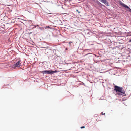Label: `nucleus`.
<instances>
[{"label": "nucleus", "instance_id": "obj_5", "mask_svg": "<svg viewBox=\"0 0 131 131\" xmlns=\"http://www.w3.org/2000/svg\"><path fill=\"white\" fill-rule=\"evenodd\" d=\"M120 4L122 6L124 7L125 8H126L128 9V11L130 12L131 13V9L129 7L127 6L126 5L122 3V2L120 3Z\"/></svg>", "mask_w": 131, "mask_h": 131}, {"label": "nucleus", "instance_id": "obj_9", "mask_svg": "<svg viewBox=\"0 0 131 131\" xmlns=\"http://www.w3.org/2000/svg\"><path fill=\"white\" fill-rule=\"evenodd\" d=\"M82 84L84 85L85 86V84L84 83H83V82H82ZM79 84V85H81V84H82L80 83Z\"/></svg>", "mask_w": 131, "mask_h": 131}, {"label": "nucleus", "instance_id": "obj_15", "mask_svg": "<svg viewBox=\"0 0 131 131\" xmlns=\"http://www.w3.org/2000/svg\"><path fill=\"white\" fill-rule=\"evenodd\" d=\"M76 11H77V12H78L79 13H80V12H79V11H78V10H76Z\"/></svg>", "mask_w": 131, "mask_h": 131}, {"label": "nucleus", "instance_id": "obj_14", "mask_svg": "<svg viewBox=\"0 0 131 131\" xmlns=\"http://www.w3.org/2000/svg\"><path fill=\"white\" fill-rule=\"evenodd\" d=\"M36 27V26H34L33 27V28H35V27Z\"/></svg>", "mask_w": 131, "mask_h": 131}, {"label": "nucleus", "instance_id": "obj_7", "mask_svg": "<svg viewBox=\"0 0 131 131\" xmlns=\"http://www.w3.org/2000/svg\"><path fill=\"white\" fill-rule=\"evenodd\" d=\"M97 4L100 7H102L103 6L104 7H105V6L104 5L102 4L99 1H98L97 2Z\"/></svg>", "mask_w": 131, "mask_h": 131}, {"label": "nucleus", "instance_id": "obj_20", "mask_svg": "<svg viewBox=\"0 0 131 131\" xmlns=\"http://www.w3.org/2000/svg\"><path fill=\"white\" fill-rule=\"evenodd\" d=\"M89 53H88V54H87V55H88V54H89Z\"/></svg>", "mask_w": 131, "mask_h": 131}, {"label": "nucleus", "instance_id": "obj_16", "mask_svg": "<svg viewBox=\"0 0 131 131\" xmlns=\"http://www.w3.org/2000/svg\"><path fill=\"white\" fill-rule=\"evenodd\" d=\"M89 50V49H85V50H84V51H85V50Z\"/></svg>", "mask_w": 131, "mask_h": 131}, {"label": "nucleus", "instance_id": "obj_12", "mask_svg": "<svg viewBox=\"0 0 131 131\" xmlns=\"http://www.w3.org/2000/svg\"><path fill=\"white\" fill-rule=\"evenodd\" d=\"M128 42L129 43L131 42V39H129L128 41Z\"/></svg>", "mask_w": 131, "mask_h": 131}, {"label": "nucleus", "instance_id": "obj_17", "mask_svg": "<svg viewBox=\"0 0 131 131\" xmlns=\"http://www.w3.org/2000/svg\"><path fill=\"white\" fill-rule=\"evenodd\" d=\"M112 48V49H114V47L113 48Z\"/></svg>", "mask_w": 131, "mask_h": 131}, {"label": "nucleus", "instance_id": "obj_6", "mask_svg": "<svg viewBox=\"0 0 131 131\" xmlns=\"http://www.w3.org/2000/svg\"><path fill=\"white\" fill-rule=\"evenodd\" d=\"M101 2L104 4L106 5L107 6H109L108 2L106 0H99Z\"/></svg>", "mask_w": 131, "mask_h": 131}, {"label": "nucleus", "instance_id": "obj_4", "mask_svg": "<svg viewBox=\"0 0 131 131\" xmlns=\"http://www.w3.org/2000/svg\"><path fill=\"white\" fill-rule=\"evenodd\" d=\"M21 60H19L13 66V67L14 68H15L17 67H20L21 66Z\"/></svg>", "mask_w": 131, "mask_h": 131}, {"label": "nucleus", "instance_id": "obj_1", "mask_svg": "<svg viewBox=\"0 0 131 131\" xmlns=\"http://www.w3.org/2000/svg\"><path fill=\"white\" fill-rule=\"evenodd\" d=\"M114 90L116 93V95L119 97H122L123 96H126L125 92L123 88L122 87L115 85L114 86Z\"/></svg>", "mask_w": 131, "mask_h": 131}, {"label": "nucleus", "instance_id": "obj_11", "mask_svg": "<svg viewBox=\"0 0 131 131\" xmlns=\"http://www.w3.org/2000/svg\"><path fill=\"white\" fill-rule=\"evenodd\" d=\"M72 42H71V41H70V42H69V44L70 45V44L71 43H72Z\"/></svg>", "mask_w": 131, "mask_h": 131}, {"label": "nucleus", "instance_id": "obj_8", "mask_svg": "<svg viewBox=\"0 0 131 131\" xmlns=\"http://www.w3.org/2000/svg\"><path fill=\"white\" fill-rule=\"evenodd\" d=\"M128 51L129 52V54H131V49L130 48H129L128 49Z\"/></svg>", "mask_w": 131, "mask_h": 131}, {"label": "nucleus", "instance_id": "obj_18", "mask_svg": "<svg viewBox=\"0 0 131 131\" xmlns=\"http://www.w3.org/2000/svg\"><path fill=\"white\" fill-rule=\"evenodd\" d=\"M49 27H49V26H48V28H49Z\"/></svg>", "mask_w": 131, "mask_h": 131}, {"label": "nucleus", "instance_id": "obj_2", "mask_svg": "<svg viewBox=\"0 0 131 131\" xmlns=\"http://www.w3.org/2000/svg\"><path fill=\"white\" fill-rule=\"evenodd\" d=\"M60 71L55 70H45L42 71H41V73L43 74H50V75H52L53 74L56 73L57 72H59Z\"/></svg>", "mask_w": 131, "mask_h": 131}, {"label": "nucleus", "instance_id": "obj_13", "mask_svg": "<svg viewBox=\"0 0 131 131\" xmlns=\"http://www.w3.org/2000/svg\"><path fill=\"white\" fill-rule=\"evenodd\" d=\"M101 114L102 115H105V113H102V112Z\"/></svg>", "mask_w": 131, "mask_h": 131}, {"label": "nucleus", "instance_id": "obj_10", "mask_svg": "<svg viewBox=\"0 0 131 131\" xmlns=\"http://www.w3.org/2000/svg\"><path fill=\"white\" fill-rule=\"evenodd\" d=\"M85 127L84 126H83L81 127V129L84 128Z\"/></svg>", "mask_w": 131, "mask_h": 131}, {"label": "nucleus", "instance_id": "obj_3", "mask_svg": "<svg viewBox=\"0 0 131 131\" xmlns=\"http://www.w3.org/2000/svg\"><path fill=\"white\" fill-rule=\"evenodd\" d=\"M49 43L46 42H43L41 43V45L40 46V48H47L45 50H49L50 49V47L47 46V45H48Z\"/></svg>", "mask_w": 131, "mask_h": 131}, {"label": "nucleus", "instance_id": "obj_19", "mask_svg": "<svg viewBox=\"0 0 131 131\" xmlns=\"http://www.w3.org/2000/svg\"><path fill=\"white\" fill-rule=\"evenodd\" d=\"M71 0H67V1H70Z\"/></svg>", "mask_w": 131, "mask_h": 131}]
</instances>
